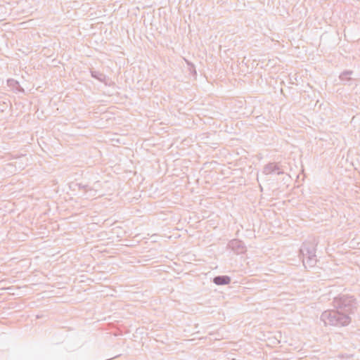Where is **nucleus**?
I'll list each match as a JSON object with an SVG mask.
<instances>
[{"instance_id":"nucleus-1","label":"nucleus","mask_w":360,"mask_h":360,"mask_svg":"<svg viewBox=\"0 0 360 360\" xmlns=\"http://www.w3.org/2000/svg\"><path fill=\"white\" fill-rule=\"evenodd\" d=\"M230 282V278L227 276H219L214 278V283L218 285L227 284Z\"/></svg>"}]
</instances>
